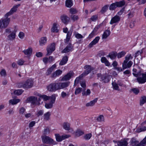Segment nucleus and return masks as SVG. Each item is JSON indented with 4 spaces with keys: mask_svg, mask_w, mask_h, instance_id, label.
<instances>
[{
    "mask_svg": "<svg viewBox=\"0 0 146 146\" xmlns=\"http://www.w3.org/2000/svg\"><path fill=\"white\" fill-rule=\"evenodd\" d=\"M33 84V82L31 79H29L25 81L20 82L18 84L19 88H23L24 89H28L31 88Z\"/></svg>",
    "mask_w": 146,
    "mask_h": 146,
    "instance_id": "1",
    "label": "nucleus"
},
{
    "mask_svg": "<svg viewBox=\"0 0 146 146\" xmlns=\"http://www.w3.org/2000/svg\"><path fill=\"white\" fill-rule=\"evenodd\" d=\"M97 76L98 79L99 78H100L101 80L105 83L108 82L111 78V75L107 74H105L102 75L101 74H97Z\"/></svg>",
    "mask_w": 146,
    "mask_h": 146,
    "instance_id": "2",
    "label": "nucleus"
},
{
    "mask_svg": "<svg viewBox=\"0 0 146 146\" xmlns=\"http://www.w3.org/2000/svg\"><path fill=\"white\" fill-rule=\"evenodd\" d=\"M42 139L43 142L46 144L55 145L56 142L48 136H42Z\"/></svg>",
    "mask_w": 146,
    "mask_h": 146,
    "instance_id": "3",
    "label": "nucleus"
},
{
    "mask_svg": "<svg viewBox=\"0 0 146 146\" xmlns=\"http://www.w3.org/2000/svg\"><path fill=\"white\" fill-rule=\"evenodd\" d=\"M10 21V18H9L1 19L0 20V26L1 27V28H5L7 27L9 25Z\"/></svg>",
    "mask_w": 146,
    "mask_h": 146,
    "instance_id": "4",
    "label": "nucleus"
},
{
    "mask_svg": "<svg viewBox=\"0 0 146 146\" xmlns=\"http://www.w3.org/2000/svg\"><path fill=\"white\" fill-rule=\"evenodd\" d=\"M58 90L64 89H66L70 85V82H58L56 83Z\"/></svg>",
    "mask_w": 146,
    "mask_h": 146,
    "instance_id": "5",
    "label": "nucleus"
},
{
    "mask_svg": "<svg viewBox=\"0 0 146 146\" xmlns=\"http://www.w3.org/2000/svg\"><path fill=\"white\" fill-rule=\"evenodd\" d=\"M56 44L54 43H52L47 47L46 55H50L55 49Z\"/></svg>",
    "mask_w": 146,
    "mask_h": 146,
    "instance_id": "6",
    "label": "nucleus"
},
{
    "mask_svg": "<svg viewBox=\"0 0 146 146\" xmlns=\"http://www.w3.org/2000/svg\"><path fill=\"white\" fill-rule=\"evenodd\" d=\"M47 90L50 92H55L58 90L56 83H52L47 86Z\"/></svg>",
    "mask_w": 146,
    "mask_h": 146,
    "instance_id": "7",
    "label": "nucleus"
},
{
    "mask_svg": "<svg viewBox=\"0 0 146 146\" xmlns=\"http://www.w3.org/2000/svg\"><path fill=\"white\" fill-rule=\"evenodd\" d=\"M137 77V80L139 84H142L146 82V74L141 73V75Z\"/></svg>",
    "mask_w": 146,
    "mask_h": 146,
    "instance_id": "8",
    "label": "nucleus"
},
{
    "mask_svg": "<svg viewBox=\"0 0 146 146\" xmlns=\"http://www.w3.org/2000/svg\"><path fill=\"white\" fill-rule=\"evenodd\" d=\"M27 100L31 102L33 105H39L40 103L37 101V98L34 96H30L27 98Z\"/></svg>",
    "mask_w": 146,
    "mask_h": 146,
    "instance_id": "9",
    "label": "nucleus"
},
{
    "mask_svg": "<svg viewBox=\"0 0 146 146\" xmlns=\"http://www.w3.org/2000/svg\"><path fill=\"white\" fill-rule=\"evenodd\" d=\"M84 68L86 70L82 73L85 76L89 74L90 72L94 70V68L89 65H86L84 67Z\"/></svg>",
    "mask_w": 146,
    "mask_h": 146,
    "instance_id": "10",
    "label": "nucleus"
},
{
    "mask_svg": "<svg viewBox=\"0 0 146 146\" xmlns=\"http://www.w3.org/2000/svg\"><path fill=\"white\" fill-rule=\"evenodd\" d=\"M133 57L131 56V54H127L125 57V60L122 63V67L123 69H126L127 66L125 64L130 59H132Z\"/></svg>",
    "mask_w": 146,
    "mask_h": 146,
    "instance_id": "11",
    "label": "nucleus"
},
{
    "mask_svg": "<svg viewBox=\"0 0 146 146\" xmlns=\"http://www.w3.org/2000/svg\"><path fill=\"white\" fill-rule=\"evenodd\" d=\"M73 46L72 44L69 43L62 51V53H66L72 51L73 50Z\"/></svg>",
    "mask_w": 146,
    "mask_h": 146,
    "instance_id": "12",
    "label": "nucleus"
},
{
    "mask_svg": "<svg viewBox=\"0 0 146 146\" xmlns=\"http://www.w3.org/2000/svg\"><path fill=\"white\" fill-rule=\"evenodd\" d=\"M73 75V72L72 71H70L62 78L61 80L66 81L69 80Z\"/></svg>",
    "mask_w": 146,
    "mask_h": 146,
    "instance_id": "13",
    "label": "nucleus"
},
{
    "mask_svg": "<svg viewBox=\"0 0 146 146\" xmlns=\"http://www.w3.org/2000/svg\"><path fill=\"white\" fill-rule=\"evenodd\" d=\"M128 139H124L121 140L118 143V146H127L128 144L127 142Z\"/></svg>",
    "mask_w": 146,
    "mask_h": 146,
    "instance_id": "14",
    "label": "nucleus"
},
{
    "mask_svg": "<svg viewBox=\"0 0 146 146\" xmlns=\"http://www.w3.org/2000/svg\"><path fill=\"white\" fill-rule=\"evenodd\" d=\"M120 18L117 15H116L112 17L110 22V24L112 25L114 23H117L119 21Z\"/></svg>",
    "mask_w": 146,
    "mask_h": 146,
    "instance_id": "15",
    "label": "nucleus"
},
{
    "mask_svg": "<svg viewBox=\"0 0 146 146\" xmlns=\"http://www.w3.org/2000/svg\"><path fill=\"white\" fill-rule=\"evenodd\" d=\"M100 39V38L99 36L96 37L95 39L89 44L88 45V47L89 48L92 47L93 46L96 44L98 43Z\"/></svg>",
    "mask_w": 146,
    "mask_h": 146,
    "instance_id": "16",
    "label": "nucleus"
},
{
    "mask_svg": "<svg viewBox=\"0 0 146 146\" xmlns=\"http://www.w3.org/2000/svg\"><path fill=\"white\" fill-rule=\"evenodd\" d=\"M60 18L62 22L65 24H67L69 22L70 19L67 15H63Z\"/></svg>",
    "mask_w": 146,
    "mask_h": 146,
    "instance_id": "17",
    "label": "nucleus"
},
{
    "mask_svg": "<svg viewBox=\"0 0 146 146\" xmlns=\"http://www.w3.org/2000/svg\"><path fill=\"white\" fill-rule=\"evenodd\" d=\"M62 73V71L58 70L54 72L51 76L52 78H56L57 76L60 75Z\"/></svg>",
    "mask_w": 146,
    "mask_h": 146,
    "instance_id": "18",
    "label": "nucleus"
},
{
    "mask_svg": "<svg viewBox=\"0 0 146 146\" xmlns=\"http://www.w3.org/2000/svg\"><path fill=\"white\" fill-rule=\"evenodd\" d=\"M20 100L19 99H13L9 101V104L10 105H14L20 102Z\"/></svg>",
    "mask_w": 146,
    "mask_h": 146,
    "instance_id": "19",
    "label": "nucleus"
},
{
    "mask_svg": "<svg viewBox=\"0 0 146 146\" xmlns=\"http://www.w3.org/2000/svg\"><path fill=\"white\" fill-rule=\"evenodd\" d=\"M16 31H13L8 36V38L9 40H13L15 39L16 37Z\"/></svg>",
    "mask_w": 146,
    "mask_h": 146,
    "instance_id": "20",
    "label": "nucleus"
},
{
    "mask_svg": "<svg viewBox=\"0 0 146 146\" xmlns=\"http://www.w3.org/2000/svg\"><path fill=\"white\" fill-rule=\"evenodd\" d=\"M56 65L55 64L52 65L51 67L49 68L46 73L47 75H50L52 72L54 70V69L56 68Z\"/></svg>",
    "mask_w": 146,
    "mask_h": 146,
    "instance_id": "21",
    "label": "nucleus"
},
{
    "mask_svg": "<svg viewBox=\"0 0 146 146\" xmlns=\"http://www.w3.org/2000/svg\"><path fill=\"white\" fill-rule=\"evenodd\" d=\"M131 144L132 146H141L140 143H139L138 141L134 139H131Z\"/></svg>",
    "mask_w": 146,
    "mask_h": 146,
    "instance_id": "22",
    "label": "nucleus"
},
{
    "mask_svg": "<svg viewBox=\"0 0 146 146\" xmlns=\"http://www.w3.org/2000/svg\"><path fill=\"white\" fill-rule=\"evenodd\" d=\"M111 32L109 30H106L104 32L102 35V39H106L110 35Z\"/></svg>",
    "mask_w": 146,
    "mask_h": 146,
    "instance_id": "23",
    "label": "nucleus"
},
{
    "mask_svg": "<svg viewBox=\"0 0 146 146\" xmlns=\"http://www.w3.org/2000/svg\"><path fill=\"white\" fill-rule=\"evenodd\" d=\"M47 38L46 37H42L39 40L40 44L42 46L45 44L47 42Z\"/></svg>",
    "mask_w": 146,
    "mask_h": 146,
    "instance_id": "24",
    "label": "nucleus"
},
{
    "mask_svg": "<svg viewBox=\"0 0 146 146\" xmlns=\"http://www.w3.org/2000/svg\"><path fill=\"white\" fill-rule=\"evenodd\" d=\"M68 60V58L67 56H64L61 60L59 64L60 65H63L66 63Z\"/></svg>",
    "mask_w": 146,
    "mask_h": 146,
    "instance_id": "25",
    "label": "nucleus"
},
{
    "mask_svg": "<svg viewBox=\"0 0 146 146\" xmlns=\"http://www.w3.org/2000/svg\"><path fill=\"white\" fill-rule=\"evenodd\" d=\"M98 100L97 98H95L93 100L91 101L90 102L87 103L86 104V106L88 107L92 106H94L95 103L97 102Z\"/></svg>",
    "mask_w": 146,
    "mask_h": 146,
    "instance_id": "26",
    "label": "nucleus"
},
{
    "mask_svg": "<svg viewBox=\"0 0 146 146\" xmlns=\"http://www.w3.org/2000/svg\"><path fill=\"white\" fill-rule=\"evenodd\" d=\"M32 49L31 48H29L23 51V52L25 54L29 56L32 53Z\"/></svg>",
    "mask_w": 146,
    "mask_h": 146,
    "instance_id": "27",
    "label": "nucleus"
},
{
    "mask_svg": "<svg viewBox=\"0 0 146 146\" xmlns=\"http://www.w3.org/2000/svg\"><path fill=\"white\" fill-rule=\"evenodd\" d=\"M50 115L51 113L49 111L45 113L44 115V119L45 121L49 120Z\"/></svg>",
    "mask_w": 146,
    "mask_h": 146,
    "instance_id": "28",
    "label": "nucleus"
},
{
    "mask_svg": "<svg viewBox=\"0 0 146 146\" xmlns=\"http://www.w3.org/2000/svg\"><path fill=\"white\" fill-rule=\"evenodd\" d=\"M116 3L117 7H121L125 4V2L124 0H122L119 2H116Z\"/></svg>",
    "mask_w": 146,
    "mask_h": 146,
    "instance_id": "29",
    "label": "nucleus"
},
{
    "mask_svg": "<svg viewBox=\"0 0 146 146\" xmlns=\"http://www.w3.org/2000/svg\"><path fill=\"white\" fill-rule=\"evenodd\" d=\"M85 76L84 74H82L79 76L77 77L75 80L74 85L76 86L81 78Z\"/></svg>",
    "mask_w": 146,
    "mask_h": 146,
    "instance_id": "30",
    "label": "nucleus"
},
{
    "mask_svg": "<svg viewBox=\"0 0 146 146\" xmlns=\"http://www.w3.org/2000/svg\"><path fill=\"white\" fill-rule=\"evenodd\" d=\"M117 53L116 52H112L110 53L107 57H109L112 60L115 59L117 56Z\"/></svg>",
    "mask_w": 146,
    "mask_h": 146,
    "instance_id": "31",
    "label": "nucleus"
},
{
    "mask_svg": "<svg viewBox=\"0 0 146 146\" xmlns=\"http://www.w3.org/2000/svg\"><path fill=\"white\" fill-rule=\"evenodd\" d=\"M109 6V5H105L102 8L100 11V12L103 14L104 13L108 10Z\"/></svg>",
    "mask_w": 146,
    "mask_h": 146,
    "instance_id": "32",
    "label": "nucleus"
},
{
    "mask_svg": "<svg viewBox=\"0 0 146 146\" xmlns=\"http://www.w3.org/2000/svg\"><path fill=\"white\" fill-rule=\"evenodd\" d=\"M56 140L58 142H60L63 140L62 135L60 136L58 134H56L55 135Z\"/></svg>",
    "mask_w": 146,
    "mask_h": 146,
    "instance_id": "33",
    "label": "nucleus"
},
{
    "mask_svg": "<svg viewBox=\"0 0 146 146\" xmlns=\"http://www.w3.org/2000/svg\"><path fill=\"white\" fill-rule=\"evenodd\" d=\"M117 7L116 3L111 4L109 7V10L111 11L114 10Z\"/></svg>",
    "mask_w": 146,
    "mask_h": 146,
    "instance_id": "34",
    "label": "nucleus"
},
{
    "mask_svg": "<svg viewBox=\"0 0 146 146\" xmlns=\"http://www.w3.org/2000/svg\"><path fill=\"white\" fill-rule=\"evenodd\" d=\"M72 33V32H71L69 31L68 32L67 34L66 39L65 40V43H66L69 41L71 36Z\"/></svg>",
    "mask_w": 146,
    "mask_h": 146,
    "instance_id": "35",
    "label": "nucleus"
},
{
    "mask_svg": "<svg viewBox=\"0 0 146 146\" xmlns=\"http://www.w3.org/2000/svg\"><path fill=\"white\" fill-rule=\"evenodd\" d=\"M63 128L66 130H70V125L68 123H64L63 125Z\"/></svg>",
    "mask_w": 146,
    "mask_h": 146,
    "instance_id": "36",
    "label": "nucleus"
},
{
    "mask_svg": "<svg viewBox=\"0 0 146 146\" xmlns=\"http://www.w3.org/2000/svg\"><path fill=\"white\" fill-rule=\"evenodd\" d=\"M24 91L22 89H18L14 91V93L16 95L19 96L22 94Z\"/></svg>",
    "mask_w": 146,
    "mask_h": 146,
    "instance_id": "37",
    "label": "nucleus"
},
{
    "mask_svg": "<svg viewBox=\"0 0 146 146\" xmlns=\"http://www.w3.org/2000/svg\"><path fill=\"white\" fill-rule=\"evenodd\" d=\"M137 70L136 69L133 68V74L134 76L136 77H137L138 76H140L141 75V72L140 71L137 72V73H136L137 72Z\"/></svg>",
    "mask_w": 146,
    "mask_h": 146,
    "instance_id": "38",
    "label": "nucleus"
},
{
    "mask_svg": "<svg viewBox=\"0 0 146 146\" xmlns=\"http://www.w3.org/2000/svg\"><path fill=\"white\" fill-rule=\"evenodd\" d=\"M73 5L72 0H68L66 1V5L68 7H70Z\"/></svg>",
    "mask_w": 146,
    "mask_h": 146,
    "instance_id": "39",
    "label": "nucleus"
},
{
    "mask_svg": "<svg viewBox=\"0 0 146 146\" xmlns=\"http://www.w3.org/2000/svg\"><path fill=\"white\" fill-rule=\"evenodd\" d=\"M91 94L90 90L89 89H88L86 91H83L82 92V95L83 96H89Z\"/></svg>",
    "mask_w": 146,
    "mask_h": 146,
    "instance_id": "40",
    "label": "nucleus"
},
{
    "mask_svg": "<svg viewBox=\"0 0 146 146\" xmlns=\"http://www.w3.org/2000/svg\"><path fill=\"white\" fill-rule=\"evenodd\" d=\"M20 5V4H18L14 6L10 11L12 14L13 13L17 11V8Z\"/></svg>",
    "mask_w": 146,
    "mask_h": 146,
    "instance_id": "41",
    "label": "nucleus"
},
{
    "mask_svg": "<svg viewBox=\"0 0 146 146\" xmlns=\"http://www.w3.org/2000/svg\"><path fill=\"white\" fill-rule=\"evenodd\" d=\"M126 52L124 51H122L117 54V56L118 58H121L125 55Z\"/></svg>",
    "mask_w": 146,
    "mask_h": 146,
    "instance_id": "42",
    "label": "nucleus"
},
{
    "mask_svg": "<svg viewBox=\"0 0 146 146\" xmlns=\"http://www.w3.org/2000/svg\"><path fill=\"white\" fill-rule=\"evenodd\" d=\"M57 96V95L54 94L50 97V98L51 100V102L52 103V104H54V103L56 97Z\"/></svg>",
    "mask_w": 146,
    "mask_h": 146,
    "instance_id": "43",
    "label": "nucleus"
},
{
    "mask_svg": "<svg viewBox=\"0 0 146 146\" xmlns=\"http://www.w3.org/2000/svg\"><path fill=\"white\" fill-rule=\"evenodd\" d=\"M0 75L1 77H5L7 76L5 70L4 69H2L0 72Z\"/></svg>",
    "mask_w": 146,
    "mask_h": 146,
    "instance_id": "44",
    "label": "nucleus"
},
{
    "mask_svg": "<svg viewBox=\"0 0 146 146\" xmlns=\"http://www.w3.org/2000/svg\"><path fill=\"white\" fill-rule=\"evenodd\" d=\"M141 146H146V136L140 142Z\"/></svg>",
    "mask_w": 146,
    "mask_h": 146,
    "instance_id": "45",
    "label": "nucleus"
},
{
    "mask_svg": "<svg viewBox=\"0 0 146 146\" xmlns=\"http://www.w3.org/2000/svg\"><path fill=\"white\" fill-rule=\"evenodd\" d=\"M53 104L51 102L49 103H46L45 104V107L47 109H50L53 107Z\"/></svg>",
    "mask_w": 146,
    "mask_h": 146,
    "instance_id": "46",
    "label": "nucleus"
},
{
    "mask_svg": "<svg viewBox=\"0 0 146 146\" xmlns=\"http://www.w3.org/2000/svg\"><path fill=\"white\" fill-rule=\"evenodd\" d=\"M112 85L113 87V89H114L115 90H119V87L118 86V84L115 82H112Z\"/></svg>",
    "mask_w": 146,
    "mask_h": 146,
    "instance_id": "47",
    "label": "nucleus"
},
{
    "mask_svg": "<svg viewBox=\"0 0 146 146\" xmlns=\"http://www.w3.org/2000/svg\"><path fill=\"white\" fill-rule=\"evenodd\" d=\"M70 17L71 19L73 20V21H77L79 19L78 16L76 15H71Z\"/></svg>",
    "mask_w": 146,
    "mask_h": 146,
    "instance_id": "48",
    "label": "nucleus"
},
{
    "mask_svg": "<svg viewBox=\"0 0 146 146\" xmlns=\"http://www.w3.org/2000/svg\"><path fill=\"white\" fill-rule=\"evenodd\" d=\"M82 90V88H78L76 89L75 94V95H77L80 93Z\"/></svg>",
    "mask_w": 146,
    "mask_h": 146,
    "instance_id": "49",
    "label": "nucleus"
},
{
    "mask_svg": "<svg viewBox=\"0 0 146 146\" xmlns=\"http://www.w3.org/2000/svg\"><path fill=\"white\" fill-rule=\"evenodd\" d=\"M52 31L53 32L57 33L58 31V30L57 29L56 24L53 25V26L52 29Z\"/></svg>",
    "mask_w": 146,
    "mask_h": 146,
    "instance_id": "50",
    "label": "nucleus"
},
{
    "mask_svg": "<svg viewBox=\"0 0 146 146\" xmlns=\"http://www.w3.org/2000/svg\"><path fill=\"white\" fill-rule=\"evenodd\" d=\"M77 11L75 9L71 8L70 9V12L71 14H75L77 13Z\"/></svg>",
    "mask_w": 146,
    "mask_h": 146,
    "instance_id": "51",
    "label": "nucleus"
},
{
    "mask_svg": "<svg viewBox=\"0 0 146 146\" xmlns=\"http://www.w3.org/2000/svg\"><path fill=\"white\" fill-rule=\"evenodd\" d=\"M98 19V15H95L92 16L90 18L91 20L93 21H96Z\"/></svg>",
    "mask_w": 146,
    "mask_h": 146,
    "instance_id": "52",
    "label": "nucleus"
},
{
    "mask_svg": "<svg viewBox=\"0 0 146 146\" xmlns=\"http://www.w3.org/2000/svg\"><path fill=\"white\" fill-rule=\"evenodd\" d=\"M97 120L98 121H102L104 120V117L102 115H100L97 118Z\"/></svg>",
    "mask_w": 146,
    "mask_h": 146,
    "instance_id": "53",
    "label": "nucleus"
},
{
    "mask_svg": "<svg viewBox=\"0 0 146 146\" xmlns=\"http://www.w3.org/2000/svg\"><path fill=\"white\" fill-rule=\"evenodd\" d=\"M75 37L78 39H81L83 38L81 35L78 33H75Z\"/></svg>",
    "mask_w": 146,
    "mask_h": 146,
    "instance_id": "54",
    "label": "nucleus"
},
{
    "mask_svg": "<svg viewBox=\"0 0 146 146\" xmlns=\"http://www.w3.org/2000/svg\"><path fill=\"white\" fill-rule=\"evenodd\" d=\"M146 130V127L145 126H143L141 127L140 128L137 129V132L138 133L140 132L141 131H143Z\"/></svg>",
    "mask_w": 146,
    "mask_h": 146,
    "instance_id": "55",
    "label": "nucleus"
},
{
    "mask_svg": "<svg viewBox=\"0 0 146 146\" xmlns=\"http://www.w3.org/2000/svg\"><path fill=\"white\" fill-rule=\"evenodd\" d=\"M145 103H146V100L145 98L143 96L142 97L141 100H140V105L141 106L143 105Z\"/></svg>",
    "mask_w": 146,
    "mask_h": 146,
    "instance_id": "56",
    "label": "nucleus"
},
{
    "mask_svg": "<svg viewBox=\"0 0 146 146\" xmlns=\"http://www.w3.org/2000/svg\"><path fill=\"white\" fill-rule=\"evenodd\" d=\"M69 96V94H67L65 92L63 91L62 92L61 94V96L62 98H65L66 97H68Z\"/></svg>",
    "mask_w": 146,
    "mask_h": 146,
    "instance_id": "57",
    "label": "nucleus"
},
{
    "mask_svg": "<svg viewBox=\"0 0 146 146\" xmlns=\"http://www.w3.org/2000/svg\"><path fill=\"white\" fill-rule=\"evenodd\" d=\"M84 132L80 130H78L76 133V135L78 136H80L84 134Z\"/></svg>",
    "mask_w": 146,
    "mask_h": 146,
    "instance_id": "58",
    "label": "nucleus"
},
{
    "mask_svg": "<svg viewBox=\"0 0 146 146\" xmlns=\"http://www.w3.org/2000/svg\"><path fill=\"white\" fill-rule=\"evenodd\" d=\"M92 136V135L91 133H89L87 134H86L84 136V138L86 140H89L91 137Z\"/></svg>",
    "mask_w": 146,
    "mask_h": 146,
    "instance_id": "59",
    "label": "nucleus"
},
{
    "mask_svg": "<svg viewBox=\"0 0 146 146\" xmlns=\"http://www.w3.org/2000/svg\"><path fill=\"white\" fill-rule=\"evenodd\" d=\"M133 62L131 61H129L128 62H127L125 64V65L127 66L126 69L127 68H129L133 64Z\"/></svg>",
    "mask_w": 146,
    "mask_h": 146,
    "instance_id": "60",
    "label": "nucleus"
},
{
    "mask_svg": "<svg viewBox=\"0 0 146 146\" xmlns=\"http://www.w3.org/2000/svg\"><path fill=\"white\" fill-rule=\"evenodd\" d=\"M41 98H42L44 101H47L50 99V97L46 95H41Z\"/></svg>",
    "mask_w": 146,
    "mask_h": 146,
    "instance_id": "61",
    "label": "nucleus"
},
{
    "mask_svg": "<svg viewBox=\"0 0 146 146\" xmlns=\"http://www.w3.org/2000/svg\"><path fill=\"white\" fill-rule=\"evenodd\" d=\"M44 111L43 110H40L37 111L36 114L37 117H39V116L42 115Z\"/></svg>",
    "mask_w": 146,
    "mask_h": 146,
    "instance_id": "62",
    "label": "nucleus"
},
{
    "mask_svg": "<svg viewBox=\"0 0 146 146\" xmlns=\"http://www.w3.org/2000/svg\"><path fill=\"white\" fill-rule=\"evenodd\" d=\"M18 36L20 38L23 39L25 36V34L23 32H20Z\"/></svg>",
    "mask_w": 146,
    "mask_h": 146,
    "instance_id": "63",
    "label": "nucleus"
},
{
    "mask_svg": "<svg viewBox=\"0 0 146 146\" xmlns=\"http://www.w3.org/2000/svg\"><path fill=\"white\" fill-rule=\"evenodd\" d=\"M25 109L24 107H21L19 109V113L20 114H23L25 111Z\"/></svg>",
    "mask_w": 146,
    "mask_h": 146,
    "instance_id": "64",
    "label": "nucleus"
}]
</instances>
